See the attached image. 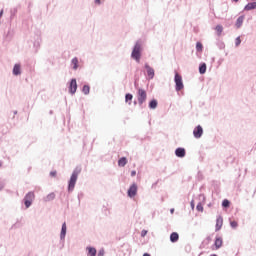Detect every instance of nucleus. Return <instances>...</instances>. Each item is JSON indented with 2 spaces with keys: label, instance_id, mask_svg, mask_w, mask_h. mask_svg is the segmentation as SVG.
<instances>
[{
  "label": "nucleus",
  "instance_id": "f257e3e1",
  "mask_svg": "<svg viewBox=\"0 0 256 256\" xmlns=\"http://www.w3.org/2000/svg\"><path fill=\"white\" fill-rule=\"evenodd\" d=\"M81 173V168H75L72 172L70 180L68 181V192L73 193L75 191V185H77V179H79V174Z\"/></svg>",
  "mask_w": 256,
  "mask_h": 256
},
{
  "label": "nucleus",
  "instance_id": "f03ea898",
  "mask_svg": "<svg viewBox=\"0 0 256 256\" xmlns=\"http://www.w3.org/2000/svg\"><path fill=\"white\" fill-rule=\"evenodd\" d=\"M141 51H143V43L141 40H137L131 53V57L135 60L136 63L141 61Z\"/></svg>",
  "mask_w": 256,
  "mask_h": 256
},
{
  "label": "nucleus",
  "instance_id": "7ed1b4c3",
  "mask_svg": "<svg viewBox=\"0 0 256 256\" xmlns=\"http://www.w3.org/2000/svg\"><path fill=\"white\" fill-rule=\"evenodd\" d=\"M35 200V192L30 191L28 192L23 199V203L26 207V209H29V207H31V205H33V201Z\"/></svg>",
  "mask_w": 256,
  "mask_h": 256
},
{
  "label": "nucleus",
  "instance_id": "20e7f679",
  "mask_svg": "<svg viewBox=\"0 0 256 256\" xmlns=\"http://www.w3.org/2000/svg\"><path fill=\"white\" fill-rule=\"evenodd\" d=\"M174 83H175V90L176 91H182V89L185 88V85H183V77L179 73H175L174 76Z\"/></svg>",
  "mask_w": 256,
  "mask_h": 256
},
{
  "label": "nucleus",
  "instance_id": "39448f33",
  "mask_svg": "<svg viewBox=\"0 0 256 256\" xmlns=\"http://www.w3.org/2000/svg\"><path fill=\"white\" fill-rule=\"evenodd\" d=\"M137 99H138L139 107H143V103L147 101V91H145L142 88H139L137 92Z\"/></svg>",
  "mask_w": 256,
  "mask_h": 256
},
{
  "label": "nucleus",
  "instance_id": "423d86ee",
  "mask_svg": "<svg viewBox=\"0 0 256 256\" xmlns=\"http://www.w3.org/2000/svg\"><path fill=\"white\" fill-rule=\"evenodd\" d=\"M193 136L195 139H201V137H203V127L201 125H198L194 128Z\"/></svg>",
  "mask_w": 256,
  "mask_h": 256
},
{
  "label": "nucleus",
  "instance_id": "0eeeda50",
  "mask_svg": "<svg viewBox=\"0 0 256 256\" xmlns=\"http://www.w3.org/2000/svg\"><path fill=\"white\" fill-rule=\"evenodd\" d=\"M69 93H71V95H75V93H77V79L75 78L70 81Z\"/></svg>",
  "mask_w": 256,
  "mask_h": 256
},
{
  "label": "nucleus",
  "instance_id": "6e6552de",
  "mask_svg": "<svg viewBox=\"0 0 256 256\" xmlns=\"http://www.w3.org/2000/svg\"><path fill=\"white\" fill-rule=\"evenodd\" d=\"M67 235V223H63L62 224V228H61V232H60V241H62V243H65V237Z\"/></svg>",
  "mask_w": 256,
  "mask_h": 256
},
{
  "label": "nucleus",
  "instance_id": "1a4fd4ad",
  "mask_svg": "<svg viewBox=\"0 0 256 256\" xmlns=\"http://www.w3.org/2000/svg\"><path fill=\"white\" fill-rule=\"evenodd\" d=\"M128 197L133 198L137 195V184H132L128 189Z\"/></svg>",
  "mask_w": 256,
  "mask_h": 256
},
{
  "label": "nucleus",
  "instance_id": "9d476101",
  "mask_svg": "<svg viewBox=\"0 0 256 256\" xmlns=\"http://www.w3.org/2000/svg\"><path fill=\"white\" fill-rule=\"evenodd\" d=\"M144 67L149 79H153L155 77V70L151 68V66H149L147 63L144 65Z\"/></svg>",
  "mask_w": 256,
  "mask_h": 256
},
{
  "label": "nucleus",
  "instance_id": "9b49d317",
  "mask_svg": "<svg viewBox=\"0 0 256 256\" xmlns=\"http://www.w3.org/2000/svg\"><path fill=\"white\" fill-rule=\"evenodd\" d=\"M176 157H179L180 159H183L185 155H187V152L185 151V148H177L175 150Z\"/></svg>",
  "mask_w": 256,
  "mask_h": 256
},
{
  "label": "nucleus",
  "instance_id": "f8f14e48",
  "mask_svg": "<svg viewBox=\"0 0 256 256\" xmlns=\"http://www.w3.org/2000/svg\"><path fill=\"white\" fill-rule=\"evenodd\" d=\"M243 21H245V15H241L237 18L235 23L236 29H241V27H243Z\"/></svg>",
  "mask_w": 256,
  "mask_h": 256
},
{
  "label": "nucleus",
  "instance_id": "ddd939ff",
  "mask_svg": "<svg viewBox=\"0 0 256 256\" xmlns=\"http://www.w3.org/2000/svg\"><path fill=\"white\" fill-rule=\"evenodd\" d=\"M214 247L216 250L221 249V247H223V238H221L220 236H217L215 238Z\"/></svg>",
  "mask_w": 256,
  "mask_h": 256
},
{
  "label": "nucleus",
  "instance_id": "4468645a",
  "mask_svg": "<svg viewBox=\"0 0 256 256\" xmlns=\"http://www.w3.org/2000/svg\"><path fill=\"white\" fill-rule=\"evenodd\" d=\"M13 75L16 77L21 75V64H15L12 70Z\"/></svg>",
  "mask_w": 256,
  "mask_h": 256
},
{
  "label": "nucleus",
  "instance_id": "2eb2a0df",
  "mask_svg": "<svg viewBox=\"0 0 256 256\" xmlns=\"http://www.w3.org/2000/svg\"><path fill=\"white\" fill-rule=\"evenodd\" d=\"M86 250L88 251L87 256H97V249L95 247L88 246Z\"/></svg>",
  "mask_w": 256,
  "mask_h": 256
},
{
  "label": "nucleus",
  "instance_id": "dca6fc26",
  "mask_svg": "<svg viewBox=\"0 0 256 256\" xmlns=\"http://www.w3.org/2000/svg\"><path fill=\"white\" fill-rule=\"evenodd\" d=\"M199 73L200 75H205V73H207V64L205 62H202L199 65Z\"/></svg>",
  "mask_w": 256,
  "mask_h": 256
},
{
  "label": "nucleus",
  "instance_id": "f3484780",
  "mask_svg": "<svg viewBox=\"0 0 256 256\" xmlns=\"http://www.w3.org/2000/svg\"><path fill=\"white\" fill-rule=\"evenodd\" d=\"M170 241H171V243H177L179 241V233L172 232L170 234Z\"/></svg>",
  "mask_w": 256,
  "mask_h": 256
},
{
  "label": "nucleus",
  "instance_id": "a211bd4d",
  "mask_svg": "<svg viewBox=\"0 0 256 256\" xmlns=\"http://www.w3.org/2000/svg\"><path fill=\"white\" fill-rule=\"evenodd\" d=\"M13 37H15V30L9 29L5 36L6 41H11V39H13Z\"/></svg>",
  "mask_w": 256,
  "mask_h": 256
},
{
  "label": "nucleus",
  "instance_id": "6ab92c4d",
  "mask_svg": "<svg viewBox=\"0 0 256 256\" xmlns=\"http://www.w3.org/2000/svg\"><path fill=\"white\" fill-rule=\"evenodd\" d=\"M221 227H223V218L219 216L216 220V231H221Z\"/></svg>",
  "mask_w": 256,
  "mask_h": 256
},
{
  "label": "nucleus",
  "instance_id": "aec40b11",
  "mask_svg": "<svg viewBox=\"0 0 256 256\" xmlns=\"http://www.w3.org/2000/svg\"><path fill=\"white\" fill-rule=\"evenodd\" d=\"M253 9H256V2H250L244 7V11H253Z\"/></svg>",
  "mask_w": 256,
  "mask_h": 256
},
{
  "label": "nucleus",
  "instance_id": "412c9836",
  "mask_svg": "<svg viewBox=\"0 0 256 256\" xmlns=\"http://www.w3.org/2000/svg\"><path fill=\"white\" fill-rule=\"evenodd\" d=\"M71 65H73L72 69H74V71H77V69H79V59H77V57H74L71 60Z\"/></svg>",
  "mask_w": 256,
  "mask_h": 256
},
{
  "label": "nucleus",
  "instance_id": "4be33fe9",
  "mask_svg": "<svg viewBox=\"0 0 256 256\" xmlns=\"http://www.w3.org/2000/svg\"><path fill=\"white\" fill-rule=\"evenodd\" d=\"M157 105H159V102H157L156 99H152L150 102H149V109H157Z\"/></svg>",
  "mask_w": 256,
  "mask_h": 256
},
{
  "label": "nucleus",
  "instance_id": "5701e85b",
  "mask_svg": "<svg viewBox=\"0 0 256 256\" xmlns=\"http://www.w3.org/2000/svg\"><path fill=\"white\" fill-rule=\"evenodd\" d=\"M55 199V192H52L48 194L46 197H44V201L47 203L49 201H53Z\"/></svg>",
  "mask_w": 256,
  "mask_h": 256
},
{
  "label": "nucleus",
  "instance_id": "b1692460",
  "mask_svg": "<svg viewBox=\"0 0 256 256\" xmlns=\"http://www.w3.org/2000/svg\"><path fill=\"white\" fill-rule=\"evenodd\" d=\"M125 165H127V158L122 157L118 160V166L119 167H125Z\"/></svg>",
  "mask_w": 256,
  "mask_h": 256
},
{
  "label": "nucleus",
  "instance_id": "393cba45",
  "mask_svg": "<svg viewBox=\"0 0 256 256\" xmlns=\"http://www.w3.org/2000/svg\"><path fill=\"white\" fill-rule=\"evenodd\" d=\"M125 101H126V103H128V105H131V102H129V101H133V94L127 93L125 95Z\"/></svg>",
  "mask_w": 256,
  "mask_h": 256
},
{
  "label": "nucleus",
  "instance_id": "a878e982",
  "mask_svg": "<svg viewBox=\"0 0 256 256\" xmlns=\"http://www.w3.org/2000/svg\"><path fill=\"white\" fill-rule=\"evenodd\" d=\"M91 91V87H89V85H84L82 88V93H84V95H89Z\"/></svg>",
  "mask_w": 256,
  "mask_h": 256
},
{
  "label": "nucleus",
  "instance_id": "bb28decb",
  "mask_svg": "<svg viewBox=\"0 0 256 256\" xmlns=\"http://www.w3.org/2000/svg\"><path fill=\"white\" fill-rule=\"evenodd\" d=\"M215 29L217 31L218 36H221V34L223 33V26L217 25Z\"/></svg>",
  "mask_w": 256,
  "mask_h": 256
},
{
  "label": "nucleus",
  "instance_id": "cd10ccee",
  "mask_svg": "<svg viewBox=\"0 0 256 256\" xmlns=\"http://www.w3.org/2000/svg\"><path fill=\"white\" fill-rule=\"evenodd\" d=\"M196 51L198 52L203 51V44H201V42L196 43Z\"/></svg>",
  "mask_w": 256,
  "mask_h": 256
},
{
  "label": "nucleus",
  "instance_id": "c85d7f7f",
  "mask_svg": "<svg viewBox=\"0 0 256 256\" xmlns=\"http://www.w3.org/2000/svg\"><path fill=\"white\" fill-rule=\"evenodd\" d=\"M231 205V202L229 200L225 199L222 201V207H225L226 209Z\"/></svg>",
  "mask_w": 256,
  "mask_h": 256
},
{
  "label": "nucleus",
  "instance_id": "c756f323",
  "mask_svg": "<svg viewBox=\"0 0 256 256\" xmlns=\"http://www.w3.org/2000/svg\"><path fill=\"white\" fill-rule=\"evenodd\" d=\"M17 15V8H13L10 10V17L13 19Z\"/></svg>",
  "mask_w": 256,
  "mask_h": 256
},
{
  "label": "nucleus",
  "instance_id": "7c9ffc66",
  "mask_svg": "<svg viewBox=\"0 0 256 256\" xmlns=\"http://www.w3.org/2000/svg\"><path fill=\"white\" fill-rule=\"evenodd\" d=\"M239 45H241V37H237L236 39H235V47H239Z\"/></svg>",
  "mask_w": 256,
  "mask_h": 256
},
{
  "label": "nucleus",
  "instance_id": "2f4dec72",
  "mask_svg": "<svg viewBox=\"0 0 256 256\" xmlns=\"http://www.w3.org/2000/svg\"><path fill=\"white\" fill-rule=\"evenodd\" d=\"M238 225L239 224L237 223V221L230 222V226L232 227V229H237Z\"/></svg>",
  "mask_w": 256,
  "mask_h": 256
},
{
  "label": "nucleus",
  "instance_id": "473e14b6",
  "mask_svg": "<svg viewBox=\"0 0 256 256\" xmlns=\"http://www.w3.org/2000/svg\"><path fill=\"white\" fill-rule=\"evenodd\" d=\"M217 47H218L219 49H224V48H225V43L222 42V41H219V42L217 43Z\"/></svg>",
  "mask_w": 256,
  "mask_h": 256
},
{
  "label": "nucleus",
  "instance_id": "72a5a7b5",
  "mask_svg": "<svg viewBox=\"0 0 256 256\" xmlns=\"http://www.w3.org/2000/svg\"><path fill=\"white\" fill-rule=\"evenodd\" d=\"M197 211L203 212V204H201V202H199L196 206Z\"/></svg>",
  "mask_w": 256,
  "mask_h": 256
},
{
  "label": "nucleus",
  "instance_id": "f704fd0d",
  "mask_svg": "<svg viewBox=\"0 0 256 256\" xmlns=\"http://www.w3.org/2000/svg\"><path fill=\"white\" fill-rule=\"evenodd\" d=\"M97 255L98 256H104L105 255V250L104 249L99 250Z\"/></svg>",
  "mask_w": 256,
  "mask_h": 256
},
{
  "label": "nucleus",
  "instance_id": "c9c22d12",
  "mask_svg": "<svg viewBox=\"0 0 256 256\" xmlns=\"http://www.w3.org/2000/svg\"><path fill=\"white\" fill-rule=\"evenodd\" d=\"M51 177H57V171H52L50 172Z\"/></svg>",
  "mask_w": 256,
  "mask_h": 256
},
{
  "label": "nucleus",
  "instance_id": "e433bc0d",
  "mask_svg": "<svg viewBox=\"0 0 256 256\" xmlns=\"http://www.w3.org/2000/svg\"><path fill=\"white\" fill-rule=\"evenodd\" d=\"M190 205H191V209H195V201H194V200H192V201L190 202Z\"/></svg>",
  "mask_w": 256,
  "mask_h": 256
},
{
  "label": "nucleus",
  "instance_id": "4c0bfd02",
  "mask_svg": "<svg viewBox=\"0 0 256 256\" xmlns=\"http://www.w3.org/2000/svg\"><path fill=\"white\" fill-rule=\"evenodd\" d=\"M137 175V171L133 170L131 171V177H135Z\"/></svg>",
  "mask_w": 256,
  "mask_h": 256
},
{
  "label": "nucleus",
  "instance_id": "58836bf2",
  "mask_svg": "<svg viewBox=\"0 0 256 256\" xmlns=\"http://www.w3.org/2000/svg\"><path fill=\"white\" fill-rule=\"evenodd\" d=\"M3 189H5V184L4 183H0V191H3Z\"/></svg>",
  "mask_w": 256,
  "mask_h": 256
},
{
  "label": "nucleus",
  "instance_id": "ea45409f",
  "mask_svg": "<svg viewBox=\"0 0 256 256\" xmlns=\"http://www.w3.org/2000/svg\"><path fill=\"white\" fill-rule=\"evenodd\" d=\"M141 235H142V237H145V236L147 235V231H146V230H143V231L141 232Z\"/></svg>",
  "mask_w": 256,
  "mask_h": 256
},
{
  "label": "nucleus",
  "instance_id": "a19ab883",
  "mask_svg": "<svg viewBox=\"0 0 256 256\" xmlns=\"http://www.w3.org/2000/svg\"><path fill=\"white\" fill-rule=\"evenodd\" d=\"M95 3H96L97 5H101V0H95Z\"/></svg>",
  "mask_w": 256,
  "mask_h": 256
},
{
  "label": "nucleus",
  "instance_id": "79ce46f5",
  "mask_svg": "<svg viewBox=\"0 0 256 256\" xmlns=\"http://www.w3.org/2000/svg\"><path fill=\"white\" fill-rule=\"evenodd\" d=\"M170 213L174 214L175 213V209L174 208L170 209Z\"/></svg>",
  "mask_w": 256,
  "mask_h": 256
},
{
  "label": "nucleus",
  "instance_id": "37998d69",
  "mask_svg": "<svg viewBox=\"0 0 256 256\" xmlns=\"http://www.w3.org/2000/svg\"><path fill=\"white\" fill-rule=\"evenodd\" d=\"M3 17V9L0 11V19Z\"/></svg>",
  "mask_w": 256,
  "mask_h": 256
},
{
  "label": "nucleus",
  "instance_id": "c03bdc74",
  "mask_svg": "<svg viewBox=\"0 0 256 256\" xmlns=\"http://www.w3.org/2000/svg\"><path fill=\"white\" fill-rule=\"evenodd\" d=\"M143 256H151L149 253H144Z\"/></svg>",
  "mask_w": 256,
  "mask_h": 256
},
{
  "label": "nucleus",
  "instance_id": "a18cd8bd",
  "mask_svg": "<svg viewBox=\"0 0 256 256\" xmlns=\"http://www.w3.org/2000/svg\"><path fill=\"white\" fill-rule=\"evenodd\" d=\"M78 200L81 201V195H78Z\"/></svg>",
  "mask_w": 256,
  "mask_h": 256
},
{
  "label": "nucleus",
  "instance_id": "49530a36",
  "mask_svg": "<svg viewBox=\"0 0 256 256\" xmlns=\"http://www.w3.org/2000/svg\"><path fill=\"white\" fill-rule=\"evenodd\" d=\"M232 1H235V3H237L239 0H232Z\"/></svg>",
  "mask_w": 256,
  "mask_h": 256
},
{
  "label": "nucleus",
  "instance_id": "de8ad7c7",
  "mask_svg": "<svg viewBox=\"0 0 256 256\" xmlns=\"http://www.w3.org/2000/svg\"><path fill=\"white\" fill-rule=\"evenodd\" d=\"M134 105H137V101H134Z\"/></svg>",
  "mask_w": 256,
  "mask_h": 256
},
{
  "label": "nucleus",
  "instance_id": "09e8293b",
  "mask_svg": "<svg viewBox=\"0 0 256 256\" xmlns=\"http://www.w3.org/2000/svg\"><path fill=\"white\" fill-rule=\"evenodd\" d=\"M14 115H17V111H14Z\"/></svg>",
  "mask_w": 256,
  "mask_h": 256
},
{
  "label": "nucleus",
  "instance_id": "8fccbe9b",
  "mask_svg": "<svg viewBox=\"0 0 256 256\" xmlns=\"http://www.w3.org/2000/svg\"><path fill=\"white\" fill-rule=\"evenodd\" d=\"M252 1H255V0H252Z\"/></svg>",
  "mask_w": 256,
  "mask_h": 256
}]
</instances>
